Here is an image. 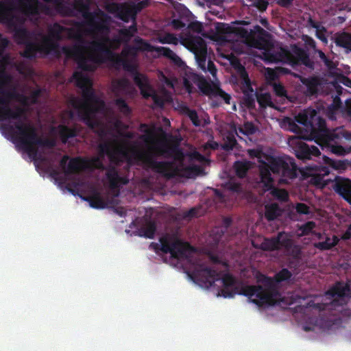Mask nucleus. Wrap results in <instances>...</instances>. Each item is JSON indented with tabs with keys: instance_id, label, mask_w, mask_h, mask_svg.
I'll use <instances>...</instances> for the list:
<instances>
[{
	"instance_id": "obj_1",
	"label": "nucleus",
	"mask_w": 351,
	"mask_h": 351,
	"mask_svg": "<svg viewBox=\"0 0 351 351\" xmlns=\"http://www.w3.org/2000/svg\"><path fill=\"white\" fill-rule=\"evenodd\" d=\"M0 20L6 21L13 32L16 43L24 45V49L20 54L28 60H32L38 57L58 53L59 42L64 38L76 39L77 44L71 47H64L63 51L67 56L73 58L77 67L84 71H94L96 67L89 62L98 64L104 63L106 58L114 56L112 50L118 49L123 43L117 36L111 39L104 37L99 40H93L89 43V52L86 54V41L81 33L73 27H66L58 23H54L49 27L47 35L40 34L41 39L38 43L34 33L23 26L24 20L10 14V10L5 0H0Z\"/></svg>"
},
{
	"instance_id": "obj_2",
	"label": "nucleus",
	"mask_w": 351,
	"mask_h": 351,
	"mask_svg": "<svg viewBox=\"0 0 351 351\" xmlns=\"http://www.w3.org/2000/svg\"><path fill=\"white\" fill-rule=\"evenodd\" d=\"M76 86L82 90V99L71 97L70 105L78 112L79 116L91 128L99 124L97 118L99 113H104L106 104L95 93L91 80L81 72L73 74Z\"/></svg>"
},
{
	"instance_id": "obj_3",
	"label": "nucleus",
	"mask_w": 351,
	"mask_h": 351,
	"mask_svg": "<svg viewBox=\"0 0 351 351\" xmlns=\"http://www.w3.org/2000/svg\"><path fill=\"white\" fill-rule=\"evenodd\" d=\"M284 122L289 125L290 132H337L339 130V128H328L325 119L312 108L304 109L294 119L286 117Z\"/></svg>"
},
{
	"instance_id": "obj_4",
	"label": "nucleus",
	"mask_w": 351,
	"mask_h": 351,
	"mask_svg": "<svg viewBox=\"0 0 351 351\" xmlns=\"http://www.w3.org/2000/svg\"><path fill=\"white\" fill-rule=\"evenodd\" d=\"M291 53L287 49L280 47L278 51H269V59L275 62L287 63L293 66L303 64L310 69H314V62L304 49L295 46Z\"/></svg>"
},
{
	"instance_id": "obj_5",
	"label": "nucleus",
	"mask_w": 351,
	"mask_h": 351,
	"mask_svg": "<svg viewBox=\"0 0 351 351\" xmlns=\"http://www.w3.org/2000/svg\"><path fill=\"white\" fill-rule=\"evenodd\" d=\"M237 34L243 39L244 43L250 47L261 50H267L270 46V42L266 38L269 34L260 25H256L252 29L239 27Z\"/></svg>"
},
{
	"instance_id": "obj_6",
	"label": "nucleus",
	"mask_w": 351,
	"mask_h": 351,
	"mask_svg": "<svg viewBox=\"0 0 351 351\" xmlns=\"http://www.w3.org/2000/svg\"><path fill=\"white\" fill-rule=\"evenodd\" d=\"M134 82L135 84L140 89L142 96L145 99L151 97L155 106L159 108H162L165 105L163 98L158 95L153 87L149 84L147 77L138 72L134 75Z\"/></svg>"
},
{
	"instance_id": "obj_7",
	"label": "nucleus",
	"mask_w": 351,
	"mask_h": 351,
	"mask_svg": "<svg viewBox=\"0 0 351 351\" xmlns=\"http://www.w3.org/2000/svg\"><path fill=\"white\" fill-rule=\"evenodd\" d=\"M11 81L12 77L10 75L4 71L0 73V105L2 106L1 107L8 106L11 99H15L20 103L21 99H24L25 98L24 94L16 92L14 88L12 90L2 88L9 84Z\"/></svg>"
},
{
	"instance_id": "obj_8",
	"label": "nucleus",
	"mask_w": 351,
	"mask_h": 351,
	"mask_svg": "<svg viewBox=\"0 0 351 351\" xmlns=\"http://www.w3.org/2000/svg\"><path fill=\"white\" fill-rule=\"evenodd\" d=\"M128 85V82L125 79L117 80L114 84L112 92L115 96L114 104L117 110L125 116H130L132 114V109L127 104L126 101L121 97V90L125 89Z\"/></svg>"
},
{
	"instance_id": "obj_9",
	"label": "nucleus",
	"mask_w": 351,
	"mask_h": 351,
	"mask_svg": "<svg viewBox=\"0 0 351 351\" xmlns=\"http://www.w3.org/2000/svg\"><path fill=\"white\" fill-rule=\"evenodd\" d=\"M47 2H53L57 5L58 10L65 15L73 16H75V10L81 13L90 8L89 0H74L72 8H70L62 2L60 0H45Z\"/></svg>"
},
{
	"instance_id": "obj_10",
	"label": "nucleus",
	"mask_w": 351,
	"mask_h": 351,
	"mask_svg": "<svg viewBox=\"0 0 351 351\" xmlns=\"http://www.w3.org/2000/svg\"><path fill=\"white\" fill-rule=\"evenodd\" d=\"M195 58L200 68L205 69L207 57V47L205 40L201 37H194L190 40Z\"/></svg>"
},
{
	"instance_id": "obj_11",
	"label": "nucleus",
	"mask_w": 351,
	"mask_h": 351,
	"mask_svg": "<svg viewBox=\"0 0 351 351\" xmlns=\"http://www.w3.org/2000/svg\"><path fill=\"white\" fill-rule=\"evenodd\" d=\"M134 43L136 44V46L130 45L128 44H125L121 55L123 58H128V56H135L137 53L140 51H152L153 46L146 42L145 40L140 37H136L134 38Z\"/></svg>"
},
{
	"instance_id": "obj_12",
	"label": "nucleus",
	"mask_w": 351,
	"mask_h": 351,
	"mask_svg": "<svg viewBox=\"0 0 351 351\" xmlns=\"http://www.w3.org/2000/svg\"><path fill=\"white\" fill-rule=\"evenodd\" d=\"M80 14L86 20V24L90 27V29L88 31V32L108 30V27L104 22L95 21L97 14L95 12H90V8Z\"/></svg>"
},
{
	"instance_id": "obj_13",
	"label": "nucleus",
	"mask_w": 351,
	"mask_h": 351,
	"mask_svg": "<svg viewBox=\"0 0 351 351\" xmlns=\"http://www.w3.org/2000/svg\"><path fill=\"white\" fill-rule=\"evenodd\" d=\"M191 80L197 85L202 93L205 95H213L215 91L216 87H213L203 75L193 73Z\"/></svg>"
},
{
	"instance_id": "obj_14",
	"label": "nucleus",
	"mask_w": 351,
	"mask_h": 351,
	"mask_svg": "<svg viewBox=\"0 0 351 351\" xmlns=\"http://www.w3.org/2000/svg\"><path fill=\"white\" fill-rule=\"evenodd\" d=\"M335 43L337 46L343 48L347 53L351 52V33L342 32L336 34Z\"/></svg>"
},
{
	"instance_id": "obj_15",
	"label": "nucleus",
	"mask_w": 351,
	"mask_h": 351,
	"mask_svg": "<svg viewBox=\"0 0 351 351\" xmlns=\"http://www.w3.org/2000/svg\"><path fill=\"white\" fill-rule=\"evenodd\" d=\"M24 110L21 108H17L16 110H12L7 106H0V117L3 119H19L24 114Z\"/></svg>"
},
{
	"instance_id": "obj_16",
	"label": "nucleus",
	"mask_w": 351,
	"mask_h": 351,
	"mask_svg": "<svg viewBox=\"0 0 351 351\" xmlns=\"http://www.w3.org/2000/svg\"><path fill=\"white\" fill-rule=\"evenodd\" d=\"M136 16V11H133L132 6H128L125 3H122L117 18L119 19L123 22L128 23L131 19L135 21Z\"/></svg>"
},
{
	"instance_id": "obj_17",
	"label": "nucleus",
	"mask_w": 351,
	"mask_h": 351,
	"mask_svg": "<svg viewBox=\"0 0 351 351\" xmlns=\"http://www.w3.org/2000/svg\"><path fill=\"white\" fill-rule=\"evenodd\" d=\"M158 52L160 55L172 60L177 65L182 63L181 58L176 55L171 49L165 47H153V50Z\"/></svg>"
},
{
	"instance_id": "obj_18",
	"label": "nucleus",
	"mask_w": 351,
	"mask_h": 351,
	"mask_svg": "<svg viewBox=\"0 0 351 351\" xmlns=\"http://www.w3.org/2000/svg\"><path fill=\"white\" fill-rule=\"evenodd\" d=\"M302 83L306 86L307 91L311 95H314L317 92V88L319 85V81L317 77H301Z\"/></svg>"
},
{
	"instance_id": "obj_19",
	"label": "nucleus",
	"mask_w": 351,
	"mask_h": 351,
	"mask_svg": "<svg viewBox=\"0 0 351 351\" xmlns=\"http://www.w3.org/2000/svg\"><path fill=\"white\" fill-rule=\"evenodd\" d=\"M41 95V89L37 88L33 90L29 95H24L25 97L24 99H21V102L22 106L24 107H29L32 105L36 104L38 102V99Z\"/></svg>"
},
{
	"instance_id": "obj_20",
	"label": "nucleus",
	"mask_w": 351,
	"mask_h": 351,
	"mask_svg": "<svg viewBox=\"0 0 351 351\" xmlns=\"http://www.w3.org/2000/svg\"><path fill=\"white\" fill-rule=\"evenodd\" d=\"M344 105L342 104L341 100L339 96H335L332 100V102L328 107V117L334 120L335 119V113L339 110L343 113Z\"/></svg>"
},
{
	"instance_id": "obj_21",
	"label": "nucleus",
	"mask_w": 351,
	"mask_h": 351,
	"mask_svg": "<svg viewBox=\"0 0 351 351\" xmlns=\"http://www.w3.org/2000/svg\"><path fill=\"white\" fill-rule=\"evenodd\" d=\"M158 40L162 44H173L177 45L178 43V38L171 33H167L163 36H160L158 38Z\"/></svg>"
},
{
	"instance_id": "obj_22",
	"label": "nucleus",
	"mask_w": 351,
	"mask_h": 351,
	"mask_svg": "<svg viewBox=\"0 0 351 351\" xmlns=\"http://www.w3.org/2000/svg\"><path fill=\"white\" fill-rule=\"evenodd\" d=\"M184 112L194 125L198 126L200 125V121L199 119L197 113L195 110H191L186 107L184 109Z\"/></svg>"
},
{
	"instance_id": "obj_23",
	"label": "nucleus",
	"mask_w": 351,
	"mask_h": 351,
	"mask_svg": "<svg viewBox=\"0 0 351 351\" xmlns=\"http://www.w3.org/2000/svg\"><path fill=\"white\" fill-rule=\"evenodd\" d=\"M123 43L128 44L131 38L133 37L132 34L129 32V29L123 28L119 29V36H117Z\"/></svg>"
},
{
	"instance_id": "obj_24",
	"label": "nucleus",
	"mask_w": 351,
	"mask_h": 351,
	"mask_svg": "<svg viewBox=\"0 0 351 351\" xmlns=\"http://www.w3.org/2000/svg\"><path fill=\"white\" fill-rule=\"evenodd\" d=\"M315 53L318 54L319 58L324 62V65L330 69L334 68V62L328 58L322 50H315Z\"/></svg>"
},
{
	"instance_id": "obj_25",
	"label": "nucleus",
	"mask_w": 351,
	"mask_h": 351,
	"mask_svg": "<svg viewBox=\"0 0 351 351\" xmlns=\"http://www.w3.org/2000/svg\"><path fill=\"white\" fill-rule=\"evenodd\" d=\"M213 95L220 97L222 99H223L225 103L227 104H230V95L226 93L225 91H223L221 88H220L218 86L216 87L215 91L214 92Z\"/></svg>"
},
{
	"instance_id": "obj_26",
	"label": "nucleus",
	"mask_w": 351,
	"mask_h": 351,
	"mask_svg": "<svg viewBox=\"0 0 351 351\" xmlns=\"http://www.w3.org/2000/svg\"><path fill=\"white\" fill-rule=\"evenodd\" d=\"M122 3H111L107 5L106 10L108 12L114 14L117 16L119 10L121 9Z\"/></svg>"
},
{
	"instance_id": "obj_27",
	"label": "nucleus",
	"mask_w": 351,
	"mask_h": 351,
	"mask_svg": "<svg viewBox=\"0 0 351 351\" xmlns=\"http://www.w3.org/2000/svg\"><path fill=\"white\" fill-rule=\"evenodd\" d=\"M273 88L274 93L277 96L283 97L285 96L287 94V90H285V87L280 84H274Z\"/></svg>"
},
{
	"instance_id": "obj_28",
	"label": "nucleus",
	"mask_w": 351,
	"mask_h": 351,
	"mask_svg": "<svg viewBox=\"0 0 351 351\" xmlns=\"http://www.w3.org/2000/svg\"><path fill=\"white\" fill-rule=\"evenodd\" d=\"M148 0H143L138 2L136 4H133L132 6L133 11H136V14L141 12L143 8L148 5Z\"/></svg>"
},
{
	"instance_id": "obj_29",
	"label": "nucleus",
	"mask_w": 351,
	"mask_h": 351,
	"mask_svg": "<svg viewBox=\"0 0 351 351\" xmlns=\"http://www.w3.org/2000/svg\"><path fill=\"white\" fill-rule=\"evenodd\" d=\"M326 32V29L323 25L320 26V28H318V30H316V36L317 38L321 40L324 43H327V38L325 36V33Z\"/></svg>"
},
{
	"instance_id": "obj_30",
	"label": "nucleus",
	"mask_w": 351,
	"mask_h": 351,
	"mask_svg": "<svg viewBox=\"0 0 351 351\" xmlns=\"http://www.w3.org/2000/svg\"><path fill=\"white\" fill-rule=\"evenodd\" d=\"M201 69L204 71H208L213 77L216 76L217 71L213 61L208 60L207 63V67L205 66V69H203L202 68Z\"/></svg>"
},
{
	"instance_id": "obj_31",
	"label": "nucleus",
	"mask_w": 351,
	"mask_h": 351,
	"mask_svg": "<svg viewBox=\"0 0 351 351\" xmlns=\"http://www.w3.org/2000/svg\"><path fill=\"white\" fill-rule=\"evenodd\" d=\"M343 114L351 118V99H348L345 101Z\"/></svg>"
},
{
	"instance_id": "obj_32",
	"label": "nucleus",
	"mask_w": 351,
	"mask_h": 351,
	"mask_svg": "<svg viewBox=\"0 0 351 351\" xmlns=\"http://www.w3.org/2000/svg\"><path fill=\"white\" fill-rule=\"evenodd\" d=\"M254 5L261 11H265L268 6V2L266 0H256Z\"/></svg>"
},
{
	"instance_id": "obj_33",
	"label": "nucleus",
	"mask_w": 351,
	"mask_h": 351,
	"mask_svg": "<svg viewBox=\"0 0 351 351\" xmlns=\"http://www.w3.org/2000/svg\"><path fill=\"white\" fill-rule=\"evenodd\" d=\"M305 43L306 45L310 47L311 48L313 49L315 51L317 50L316 49V42L313 38H312L310 36H305V38L304 39Z\"/></svg>"
},
{
	"instance_id": "obj_34",
	"label": "nucleus",
	"mask_w": 351,
	"mask_h": 351,
	"mask_svg": "<svg viewBox=\"0 0 351 351\" xmlns=\"http://www.w3.org/2000/svg\"><path fill=\"white\" fill-rule=\"evenodd\" d=\"M190 28L195 32L200 33L203 29V26L199 22H193L191 23Z\"/></svg>"
},
{
	"instance_id": "obj_35",
	"label": "nucleus",
	"mask_w": 351,
	"mask_h": 351,
	"mask_svg": "<svg viewBox=\"0 0 351 351\" xmlns=\"http://www.w3.org/2000/svg\"><path fill=\"white\" fill-rule=\"evenodd\" d=\"M173 27L176 29H180L185 26V24L180 19H173L171 21Z\"/></svg>"
},
{
	"instance_id": "obj_36",
	"label": "nucleus",
	"mask_w": 351,
	"mask_h": 351,
	"mask_svg": "<svg viewBox=\"0 0 351 351\" xmlns=\"http://www.w3.org/2000/svg\"><path fill=\"white\" fill-rule=\"evenodd\" d=\"M339 80L341 84H343L346 86L351 88V79L349 78L348 77L341 75L339 77Z\"/></svg>"
},
{
	"instance_id": "obj_37",
	"label": "nucleus",
	"mask_w": 351,
	"mask_h": 351,
	"mask_svg": "<svg viewBox=\"0 0 351 351\" xmlns=\"http://www.w3.org/2000/svg\"><path fill=\"white\" fill-rule=\"evenodd\" d=\"M307 23L311 27L314 28L316 30H318V28H320V26L322 25L319 22L315 21L311 17L308 18Z\"/></svg>"
},
{
	"instance_id": "obj_38",
	"label": "nucleus",
	"mask_w": 351,
	"mask_h": 351,
	"mask_svg": "<svg viewBox=\"0 0 351 351\" xmlns=\"http://www.w3.org/2000/svg\"><path fill=\"white\" fill-rule=\"evenodd\" d=\"M294 0H276L277 3L283 7V8H288L289 7Z\"/></svg>"
},
{
	"instance_id": "obj_39",
	"label": "nucleus",
	"mask_w": 351,
	"mask_h": 351,
	"mask_svg": "<svg viewBox=\"0 0 351 351\" xmlns=\"http://www.w3.org/2000/svg\"><path fill=\"white\" fill-rule=\"evenodd\" d=\"M60 130L58 132H78L75 129H70L69 127H67L66 125H60ZM49 132H57V131L55 130V128H52Z\"/></svg>"
},
{
	"instance_id": "obj_40",
	"label": "nucleus",
	"mask_w": 351,
	"mask_h": 351,
	"mask_svg": "<svg viewBox=\"0 0 351 351\" xmlns=\"http://www.w3.org/2000/svg\"><path fill=\"white\" fill-rule=\"evenodd\" d=\"M243 80H244V82L245 84V86H246L247 88L250 91L253 92V88H252V86H251L250 80V79H249V77H248V76H247L246 73H245V77H244Z\"/></svg>"
},
{
	"instance_id": "obj_41",
	"label": "nucleus",
	"mask_w": 351,
	"mask_h": 351,
	"mask_svg": "<svg viewBox=\"0 0 351 351\" xmlns=\"http://www.w3.org/2000/svg\"><path fill=\"white\" fill-rule=\"evenodd\" d=\"M126 29H129V32H130L132 34V35L134 36V34L137 31L136 23L134 21L133 24L132 25H130L128 28H126Z\"/></svg>"
},
{
	"instance_id": "obj_42",
	"label": "nucleus",
	"mask_w": 351,
	"mask_h": 351,
	"mask_svg": "<svg viewBox=\"0 0 351 351\" xmlns=\"http://www.w3.org/2000/svg\"><path fill=\"white\" fill-rule=\"evenodd\" d=\"M125 60L123 58H122L121 57L119 56H117L115 59H114V62L117 64H123L125 68H127V65L126 64H124V62H125Z\"/></svg>"
},
{
	"instance_id": "obj_43",
	"label": "nucleus",
	"mask_w": 351,
	"mask_h": 351,
	"mask_svg": "<svg viewBox=\"0 0 351 351\" xmlns=\"http://www.w3.org/2000/svg\"><path fill=\"white\" fill-rule=\"evenodd\" d=\"M184 84L186 90H188V92L191 93V88H192L191 84L187 80H184Z\"/></svg>"
},
{
	"instance_id": "obj_44",
	"label": "nucleus",
	"mask_w": 351,
	"mask_h": 351,
	"mask_svg": "<svg viewBox=\"0 0 351 351\" xmlns=\"http://www.w3.org/2000/svg\"><path fill=\"white\" fill-rule=\"evenodd\" d=\"M7 45H8V41L6 40H3L1 43V44L0 45V55L1 54V53L3 52L4 49L7 47Z\"/></svg>"
},
{
	"instance_id": "obj_45",
	"label": "nucleus",
	"mask_w": 351,
	"mask_h": 351,
	"mask_svg": "<svg viewBox=\"0 0 351 351\" xmlns=\"http://www.w3.org/2000/svg\"><path fill=\"white\" fill-rule=\"evenodd\" d=\"M279 71H280V73H283V74H288V73L292 74L291 73V71L287 68L280 67V68H279Z\"/></svg>"
},
{
	"instance_id": "obj_46",
	"label": "nucleus",
	"mask_w": 351,
	"mask_h": 351,
	"mask_svg": "<svg viewBox=\"0 0 351 351\" xmlns=\"http://www.w3.org/2000/svg\"><path fill=\"white\" fill-rule=\"evenodd\" d=\"M140 132H165V131L160 128H159L158 130H149V129H145V130H141Z\"/></svg>"
},
{
	"instance_id": "obj_47",
	"label": "nucleus",
	"mask_w": 351,
	"mask_h": 351,
	"mask_svg": "<svg viewBox=\"0 0 351 351\" xmlns=\"http://www.w3.org/2000/svg\"><path fill=\"white\" fill-rule=\"evenodd\" d=\"M17 132H37V131L35 129L25 130V129H23V128H20Z\"/></svg>"
},
{
	"instance_id": "obj_48",
	"label": "nucleus",
	"mask_w": 351,
	"mask_h": 351,
	"mask_svg": "<svg viewBox=\"0 0 351 351\" xmlns=\"http://www.w3.org/2000/svg\"><path fill=\"white\" fill-rule=\"evenodd\" d=\"M66 113L68 114L69 117L72 119L74 117V113L72 110H68L66 112Z\"/></svg>"
},
{
	"instance_id": "obj_49",
	"label": "nucleus",
	"mask_w": 351,
	"mask_h": 351,
	"mask_svg": "<svg viewBox=\"0 0 351 351\" xmlns=\"http://www.w3.org/2000/svg\"><path fill=\"white\" fill-rule=\"evenodd\" d=\"M239 132H245V131L243 129L240 128ZM247 132H256V131H255L254 128H253L251 130H248Z\"/></svg>"
},
{
	"instance_id": "obj_50",
	"label": "nucleus",
	"mask_w": 351,
	"mask_h": 351,
	"mask_svg": "<svg viewBox=\"0 0 351 351\" xmlns=\"http://www.w3.org/2000/svg\"><path fill=\"white\" fill-rule=\"evenodd\" d=\"M99 132H106L105 130H100ZM115 132H121V130H116Z\"/></svg>"
},
{
	"instance_id": "obj_51",
	"label": "nucleus",
	"mask_w": 351,
	"mask_h": 351,
	"mask_svg": "<svg viewBox=\"0 0 351 351\" xmlns=\"http://www.w3.org/2000/svg\"><path fill=\"white\" fill-rule=\"evenodd\" d=\"M293 75H294L295 77H299V75H296V74H293Z\"/></svg>"
},
{
	"instance_id": "obj_52",
	"label": "nucleus",
	"mask_w": 351,
	"mask_h": 351,
	"mask_svg": "<svg viewBox=\"0 0 351 351\" xmlns=\"http://www.w3.org/2000/svg\"><path fill=\"white\" fill-rule=\"evenodd\" d=\"M175 132H180V131L178 129V130H176Z\"/></svg>"
}]
</instances>
